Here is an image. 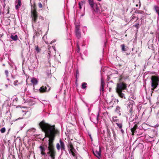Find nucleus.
<instances>
[{
	"label": "nucleus",
	"mask_w": 159,
	"mask_h": 159,
	"mask_svg": "<svg viewBox=\"0 0 159 159\" xmlns=\"http://www.w3.org/2000/svg\"><path fill=\"white\" fill-rule=\"evenodd\" d=\"M9 13V9H7V14H8Z\"/></svg>",
	"instance_id": "09e8293b"
},
{
	"label": "nucleus",
	"mask_w": 159,
	"mask_h": 159,
	"mask_svg": "<svg viewBox=\"0 0 159 159\" xmlns=\"http://www.w3.org/2000/svg\"><path fill=\"white\" fill-rule=\"evenodd\" d=\"M77 48H78V49H77V52L79 53L80 51V49L79 46V45L78 44H77Z\"/></svg>",
	"instance_id": "c9c22d12"
},
{
	"label": "nucleus",
	"mask_w": 159,
	"mask_h": 159,
	"mask_svg": "<svg viewBox=\"0 0 159 159\" xmlns=\"http://www.w3.org/2000/svg\"><path fill=\"white\" fill-rule=\"evenodd\" d=\"M79 8L80 9H81V3L80 2L79 3Z\"/></svg>",
	"instance_id": "a19ab883"
},
{
	"label": "nucleus",
	"mask_w": 159,
	"mask_h": 159,
	"mask_svg": "<svg viewBox=\"0 0 159 159\" xmlns=\"http://www.w3.org/2000/svg\"><path fill=\"white\" fill-rule=\"evenodd\" d=\"M49 90V89L47 90V88L46 87H44L43 86L41 87L39 89V91H40V92H48Z\"/></svg>",
	"instance_id": "ddd939ff"
},
{
	"label": "nucleus",
	"mask_w": 159,
	"mask_h": 159,
	"mask_svg": "<svg viewBox=\"0 0 159 159\" xmlns=\"http://www.w3.org/2000/svg\"><path fill=\"white\" fill-rule=\"evenodd\" d=\"M143 130L139 129H137V130L135 131V133L139 135H141L142 134Z\"/></svg>",
	"instance_id": "dca6fc26"
},
{
	"label": "nucleus",
	"mask_w": 159,
	"mask_h": 159,
	"mask_svg": "<svg viewBox=\"0 0 159 159\" xmlns=\"http://www.w3.org/2000/svg\"><path fill=\"white\" fill-rule=\"evenodd\" d=\"M39 19H41V20H43V17L41 16H40L39 17Z\"/></svg>",
	"instance_id": "ea45409f"
},
{
	"label": "nucleus",
	"mask_w": 159,
	"mask_h": 159,
	"mask_svg": "<svg viewBox=\"0 0 159 159\" xmlns=\"http://www.w3.org/2000/svg\"><path fill=\"white\" fill-rule=\"evenodd\" d=\"M134 117L133 118H132V117L131 118H129L130 121H132L134 119Z\"/></svg>",
	"instance_id": "58836bf2"
},
{
	"label": "nucleus",
	"mask_w": 159,
	"mask_h": 159,
	"mask_svg": "<svg viewBox=\"0 0 159 159\" xmlns=\"http://www.w3.org/2000/svg\"><path fill=\"white\" fill-rule=\"evenodd\" d=\"M138 13L139 14H143L144 13V12L143 11H138Z\"/></svg>",
	"instance_id": "72a5a7b5"
},
{
	"label": "nucleus",
	"mask_w": 159,
	"mask_h": 159,
	"mask_svg": "<svg viewBox=\"0 0 159 159\" xmlns=\"http://www.w3.org/2000/svg\"><path fill=\"white\" fill-rule=\"evenodd\" d=\"M35 50L37 52H39L40 51V49L37 46L35 47Z\"/></svg>",
	"instance_id": "c85d7f7f"
},
{
	"label": "nucleus",
	"mask_w": 159,
	"mask_h": 159,
	"mask_svg": "<svg viewBox=\"0 0 159 159\" xmlns=\"http://www.w3.org/2000/svg\"><path fill=\"white\" fill-rule=\"evenodd\" d=\"M5 74L7 76H8V72L7 70H5Z\"/></svg>",
	"instance_id": "f704fd0d"
},
{
	"label": "nucleus",
	"mask_w": 159,
	"mask_h": 159,
	"mask_svg": "<svg viewBox=\"0 0 159 159\" xmlns=\"http://www.w3.org/2000/svg\"><path fill=\"white\" fill-rule=\"evenodd\" d=\"M121 47L122 51H125L127 50V48H125V45L124 44H122L121 45Z\"/></svg>",
	"instance_id": "4be33fe9"
},
{
	"label": "nucleus",
	"mask_w": 159,
	"mask_h": 159,
	"mask_svg": "<svg viewBox=\"0 0 159 159\" xmlns=\"http://www.w3.org/2000/svg\"><path fill=\"white\" fill-rule=\"evenodd\" d=\"M17 2H18L17 5H18L19 7H20L21 6V1H20V0H18Z\"/></svg>",
	"instance_id": "7c9ffc66"
},
{
	"label": "nucleus",
	"mask_w": 159,
	"mask_h": 159,
	"mask_svg": "<svg viewBox=\"0 0 159 159\" xmlns=\"http://www.w3.org/2000/svg\"><path fill=\"white\" fill-rule=\"evenodd\" d=\"M157 121L159 124V112L157 115Z\"/></svg>",
	"instance_id": "c756f323"
},
{
	"label": "nucleus",
	"mask_w": 159,
	"mask_h": 159,
	"mask_svg": "<svg viewBox=\"0 0 159 159\" xmlns=\"http://www.w3.org/2000/svg\"><path fill=\"white\" fill-rule=\"evenodd\" d=\"M120 108L119 107V106H117L116 107V112L118 114H119V115L120 116Z\"/></svg>",
	"instance_id": "aec40b11"
},
{
	"label": "nucleus",
	"mask_w": 159,
	"mask_h": 159,
	"mask_svg": "<svg viewBox=\"0 0 159 159\" xmlns=\"http://www.w3.org/2000/svg\"><path fill=\"white\" fill-rule=\"evenodd\" d=\"M35 130V129L34 128H31V129H29L28 130V132H30V131H34Z\"/></svg>",
	"instance_id": "2f4dec72"
},
{
	"label": "nucleus",
	"mask_w": 159,
	"mask_h": 159,
	"mask_svg": "<svg viewBox=\"0 0 159 159\" xmlns=\"http://www.w3.org/2000/svg\"><path fill=\"white\" fill-rule=\"evenodd\" d=\"M3 35V34L0 31V38Z\"/></svg>",
	"instance_id": "79ce46f5"
},
{
	"label": "nucleus",
	"mask_w": 159,
	"mask_h": 159,
	"mask_svg": "<svg viewBox=\"0 0 159 159\" xmlns=\"http://www.w3.org/2000/svg\"><path fill=\"white\" fill-rule=\"evenodd\" d=\"M1 14H2L1 9L0 8V16L1 15Z\"/></svg>",
	"instance_id": "49530a36"
},
{
	"label": "nucleus",
	"mask_w": 159,
	"mask_h": 159,
	"mask_svg": "<svg viewBox=\"0 0 159 159\" xmlns=\"http://www.w3.org/2000/svg\"><path fill=\"white\" fill-rule=\"evenodd\" d=\"M112 121L113 122L116 123L119 122V120L117 119L116 116H114L112 117Z\"/></svg>",
	"instance_id": "6ab92c4d"
},
{
	"label": "nucleus",
	"mask_w": 159,
	"mask_h": 159,
	"mask_svg": "<svg viewBox=\"0 0 159 159\" xmlns=\"http://www.w3.org/2000/svg\"><path fill=\"white\" fill-rule=\"evenodd\" d=\"M56 148L57 150L59 151L61 149L62 152L65 151V145L64 142L61 139L59 140V143H57L56 146Z\"/></svg>",
	"instance_id": "39448f33"
},
{
	"label": "nucleus",
	"mask_w": 159,
	"mask_h": 159,
	"mask_svg": "<svg viewBox=\"0 0 159 159\" xmlns=\"http://www.w3.org/2000/svg\"><path fill=\"white\" fill-rule=\"evenodd\" d=\"M137 129H136V128L134 126L133 128H131V130L132 132V135H134V133L135 132V131L137 130Z\"/></svg>",
	"instance_id": "412c9836"
},
{
	"label": "nucleus",
	"mask_w": 159,
	"mask_h": 159,
	"mask_svg": "<svg viewBox=\"0 0 159 159\" xmlns=\"http://www.w3.org/2000/svg\"><path fill=\"white\" fill-rule=\"evenodd\" d=\"M6 114H10V113L9 112H6Z\"/></svg>",
	"instance_id": "de8ad7c7"
},
{
	"label": "nucleus",
	"mask_w": 159,
	"mask_h": 159,
	"mask_svg": "<svg viewBox=\"0 0 159 159\" xmlns=\"http://www.w3.org/2000/svg\"><path fill=\"white\" fill-rule=\"evenodd\" d=\"M151 82L152 87L153 89L156 88L159 84V77L156 76H153L151 79Z\"/></svg>",
	"instance_id": "20e7f679"
},
{
	"label": "nucleus",
	"mask_w": 159,
	"mask_h": 159,
	"mask_svg": "<svg viewBox=\"0 0 159 159\" xmlns=\"http://www.w3.org/2000/svg\"><path fill=\"white\" fill-rule=\"evenodd\" d=\"M31 81L32 84L33 85H36L38 82L37 80L34 78H33L31 79Z\"/></svg>",
	"instance_id": "4468645a"
},
{
	"label": "nucleus",
	"mask_w": 159,
	"mask_h": 159,
	"mask_svg": "<svg viewBox=\"0 0 159 159\" xmlns=\"http://www.w3.org/2000/svg\"><path fill=\"white\" fill-rule=\"evenodd\" d=\"M76 78H77V75H79V71H78V70H77L76 71Z\"/></svg>",
	"instance_id": "e433bc0d"
},
{
	"label": "nucleus",
	"mask_w": 159,
	"mask_h": 159,
	"mask_svg": "<svg viewBox=\"0 0 159 159\" xmlns=\"http://www.w3.org/2000/svg\"><path fill=\"white\" fill-rule=\"evenodd\" d=\"M100 88H101V90H102V92H104V84H103V82H102L101 83Z\"/></svg>",
	"instance_id": "bb28decb"
},
{
	"label": "nucleus",
	"mask_w": 159,
	"mask_h": 159,
	"mask_svg": "<svg viewBox=\"0 0 159 159\" xmlns=\"http://www.w3.org/2000/svg\"><path fill=\"white\" fill-rule=\"evenodd\" d=\"M127 88V85L123 82H120L117 84L116 91L118 95L121 98H125V94L122 92Z\"/></svg>",
	"instance_id": "f03ea898"
},
{
	"label": "nucleus",
	"mask_w": 159,
	"mask_h": 159,
	"mask_svg": "<svg viewBox=\"0 0 159 159\" xmlns=\"http://www.w3.org/2000/svg\"><path fill=\"white\" fill-rule=\"evenodd\" d=\"M157 136V131L155 130H152L150 132V137L153 138Z\"/></svg>",
	"instance_id": "f8f14e48"
},
{
	"label": "nucleus",
	"mask_w": 159,
	"mask_h": 159,
	"mask_svg": "<svg viewBox=\"0 0 159 159\" xmlns=\"http://www.w3.org/2000/svg\"><path fill=\"white\" fill-rule=\"evenodd\" d=\"M113 136H114L115 135V134L114 133H113Z\"/></svg>",
	"instance_id": "3c124183"
},
{
	"label": "nucleus",
	"mask_w": 159,
	"mask_h": 159,
	"mask_svg": "<svg viewBox=\"0 0 159 159\" xmlns=\"http://www.w3.org/2000/svg\"><path fill=\"white\" fill-rule=\"evenodd\" d=\"M89 136H90V139H91V140H92V137H91V135H89Z\"/></svg>",
	"instance_id": "8fccbe9b"
},
{
	"label": "nucleus",
	"mask_w": 159,
	"mask_h": 159,
	"mask_svg": "<svg viewBox=\"0 0 159 159\" xmlns=\"http://www.w3.org/2000/svg\"><path fill=\"white\" fill-rule=\"evenodd\" d=\"M87 85V84L86 83L84 82L82 84V89H85L86 88V85Z\"/></svg>",
	"instance_id": "a878e982"
},
{
	"label": "nucleus",
	"mask_w": 159,
	"mask_h": 159,
	"mask_svg": "<svg viewBox=\"0 0 159 159\" xmlns=\"http://www.w3.org/2000/svg\"><path fill=\"white\" fill-rule=\"evenodd\" d=\"M120 129V131L122 134H123L124 133V131L123 130V129Z\"/></svg>",
	"instance_id": "37998d69"
},
{
	"label": "nucleus",
	"mask_w": 159,
	"mask_h": 159,
	"mask_svg": "<svg viewBox=\"0 0 159 159\" xmlns=\"http://www.w3.org/2000/svg\"><path fill=\"white\" fill-rule=\"evenodd\" d=\"M92 9L95 12H98L99 11V9L97 7V5L95 3V5L93 6V9L92 8Z\"/></svg>",
	"instance_id": "f3484780"
},
{
	"label": "nucleus",
	"mask_w": 159,
	"mask_h": 159,
	"mask_svg": "<svg viewBox=\"0 0 159 159\" xmlns=\"http://www.w3.org/2000/svg\"><path fill=\"white\" fill-rule=\"evenodd\" d=\"M78 141H77V142L80 144H83L84 142V140L82 137H81V139Z\"/></svg>",
	"instance_id": "b1692460"
},
{
	"label": "nucleus",
	"mask_w": 159,
	"mask_h": 159,
	"mask_svg": "<svg viewBox=\"0 0 159 159\" xmlns=\"http://www.w3.org/2000/svg\"><path fill=\"white\" fill-rule=\"evenodd\" d=\"M39 148L40 149L41 154L42 155H43L44 157H46L47 155L45 152V149L44 147L43 146H40L39 147Z\"/></svg>",
	"instance_id": "9b49d317"
},
{
	"label": "nucleus",
	"mask_w": 159,
	"mask_h": 159,
	"mask_svg": "<svg viewBox=\"0 0 159 159\" xmlns=\"http://www.w3.org/2000/svg\"><path fill=\"white\" fill-rule=\"evenodd\" d=\"M31 15L32 16V26H33L34 23H35L37 21L38 17V13L35 9L31 11Z\"/></svg>",
	"instance_id": "423d86ee"
},
{
	"label": "nucleus",
	"mask_w": 159,
	"mask_h": 159,
	"mask_svg": "<svg viewBox=\"0 0 159 159\" xmlns=\"http://www.w3.org/2000/svg\"><path fill=\"white\" fill-rule=\"evenodd\" d=\"M53 49H54V50L55 51V49L54 48H53Z\"/></svg>",
	"instance_id": "bf43d9fd"
},
{
	"label": "nucleus",
	"mask_w": 159,
	"mask_h": 159,
	"mask_svg": "<svg viewBox=\"0 0 159 159\" xmlns=\"http://www.w3.org/2000/svg\"><path fill=\"white\" fill-rule=\"evenodd\" d=\"M134 103V102L131 100L129 101V103L127 105V108L130 113H131L132 111V108Z\"/></svg>",
	"instance_id": "1a4fd4ad"
},
{
	"label": "nucleus",
	"mask_w": 159,
	"mask_h": 159,
	"mask_svg": "<svg viewBox=\"0 0 159 159\" xmlns=\"http://www.w3.org/2000/svg\"><path fill=\"white\" fill-rule=\"evenodd\" d=\"M39 7L40 8H41L42 7L43 5L42 3L40 2H39L38 4Z\"/></svg>",
	"instance_id": "473e14b6"
},
{
	"label": "nucleus",
	"mask_w": 159,
	"mask_h": 159,
	"mask_svg": "<svg viewBox=\"0 0 159 159\" xmlns=\"http://www.w3.org/2000/svg\"><path fill=\"white\" fill-rule=\"evenodd\" d=\"M93 153L94 155L100 159V158L101 157V149L99 147L98 150L93 151Z\"/></svg>",
	"instance_id": "9d476101"
},
{
	"label": "nucleus",
	"mask_w": 159,
	"mask_h": 159,
	"mask_svg": "<svg viewBox=\"0 0 159 159\" xmlns=\"http://www.w3.org/2000/svg\"><path fill=\"white\" fill-rule=\"evenodd\" d=\"M139 19V18L138 17H137V20H138Z\"/></svg>",
	"instance_id": "6e6d98bb"
},
{
	"label": "nucleus",
	"mask_w": 159,
	"mask_h": 159,
	"mask_svg": "<svg viewBox=\"0 0 159 159\" xmlns=\"http://www.w3.org/2000/svg\"><path fill=\"white\" fill-rule=\"evenodd\" d=\"M0 131L1 133H3L6 131V129L5 127H3L1 129Z\"/></svg>",
	"instance_id": "cd10ccee"
},
{
	"label": "nucleus",
	"mask_w": 159,
	"mask_h": 159,
	"mask_svg": "<svg viewBox=\"0 0 159 159\" xmlns=\"http://www.w3.org/2000/svg\"><path fill=\"white\" fill-rule=\"evenodd\" d=\"M19 6L18 5H16V9L17 10L18 9V8H19Z\"/></svg>",
	"instance_id": "c03bdc74"
},
{
	"label": "nucleus",
	"mask_w": 159,
	"mask_h": 159,
	"mask_svg": "<svg viewBox=\"0 0 159 159\" xmlns=\"http://www.w3.org/2000/svg\"><path fill=\"white\" fill-rule=\"evenodd\" d=\"M15 82H18V81L17 80H16V81H15Z\"/></svg>",
	"instance_id": "4d7b16f0"
},
{
	"label": "nucleus",
	"mask_w": 159,
	"mask_h": 159,
	"mask_svg": "<svg viewBox=\"0 0 159 159\" xmlns=\"http://www.w3.org/2000/svg\"><path fill=\"white\" fill-rule=\"evenodd\" d=\"M67 147L69 153L72 154L75 158H76L77 157V152L74 148L71 142L69 143L67 145Z\"/></svg>",
	"instance_id": "7ed1b4c3"
},
{
	"label": "nucleus",
	"mask_w": 159,
	"mask_h": 159,
	"mask_svg": "<svg viewBox=\"0 0 159 159\" xmlns=\"http://www.w3.org/2000/svg\"><path fill=\"white\" fill-rule=\"evenodd\" d=\"M97 0L98 1H101V0Z\"/></svg>",
	"instance_id": "5fc2aeb1"
},
{
	"label": "nucleus",
	"mask_w": 159,
	"mask_h": 159,
	"mask_svg": "<svg viewBox=\"0 0 159 159\" xmlns=\"http://www.w3.org/2000/svg\"><path fill=\"white\" fill-rule=\"evenodd\" d=\"M111 89V88H110V89H109V91H110Z\"/></svg>",
	"instance_id": "13d9d810"
},
{
	"label": "nucleus",
	"mask_w": 159,
	"mask_h": 159,
	"mask_svg": "<svg viewBox=\"0 0 159 159\" xmlns=\"http://www.w3.org/2000/svg\"><path fill=\"white\" fill-rule=\"evenodd\" d=\"M45 36H45V35H44L43 36V38H44L45 37Z\"/></svg>",
	"instance_id": "603ef678"
},
{
	"label": "nucleus",
	"mask_w": 159,
	"mask_h": 159,
	"mask_svg": "<svg viewBox=\"0 0 159 159\" xmlns=\"http://www.w3.org/2000/svg\"><path fill=\"white\" fill-rule=\"evenodd\" d=\"M39 125L45 133V135L49 138L48 146H45L48 150L47 154L51 157V159H54L56 152L53 142L57 130L55 129L54 125L51 126L46 123L44 120L39 123Z\"/></svg>",
	"instance_id": "f257e3e1"
},
{
	"label": "nucleus",
	"mask_w": 159,
	"mask_h": 159,
	"mask_svg": "<svg viewBox=\"0 0 159 159\" xmlns=\"http://www.w3.org/2000/svg\"><path fill=\"white\" fill-rule=\"evenodd\" d=\"M89 3L91 8L93 9V6L95 5V3L93 2V0H88Z\"/></svg>",
	"instance_id": "2eb2a0df"
},
{
	"label": "nucleus",
	"mask_w": 159,
	"mask_h": 159,
	"mask_svg": "<svg viewBox=\"0 0 159 159\" xmlns=\"http://www.w3.org/2000/svg\"><path fill=\"white\" fill-rule=\"evenodd\" d=\"M99 116V113L98 114L97 116L94 115H92L90 117V119L91 121L95 124L97 123L98 122V117Z\"/></svg>",
	"instance_id": "6e6552de"
},
{
	"label": "nucleus",
	"mask_w": 159,
	"mask_h": 159,
	"mask_svg": "<svg viewBox=\"0 0 159 159\" xmlns=\"http://www.w3.org/2000/svg\"><path fill=\"white\" fill-rule=\"evenodd\" d=\"M116 124L120 129H121L122 126V122L116 123Z\"/></svg>",
	"instance_id": "5701e85b"
},
{
	"label": "nucleus",
	"mask_w": 159,
	"mask_h": 159,
	"mask_svg": "<svg viewBox=\"0 0 159 159\" xmlns=\"http://www.w3.org/2000/svg\"><path fill=\"white\" fill-rule=\"evenodd\" d=\"M55 42V40H53L51 42V43L50 44H52V43H53L54 42Z\"/></svg>",
	"instance_id": "a18cd8bd"
},
{
	"label": "nucleus",
	"mask_w": 159,
	"mask_h": 159,
	"mask_svg": "<svg viewBox=\"0 0 159 159\" xmlns=\"http://www.w3.org/2000/svg\"><path fill=\"white\" fill-rule=\"evenodd\" d=\"M10 37L14 41L18 39V36L16 35H11Z\"/></svg>",
	"instance_id": "a211bd4d"
},
{
	"label": "nucleus",
	"mask_w": 159,
	"mask_h": 159,
	"mask_svg": "<svg viewBox=\"0 0 159 159\" xmlns=\"http://www.w3.org/2000/svg\"><path fill=\"white\" fill-rule=\"evenodd\" d=\"M75 32L76 37L78 39H80L81 37V34L80 30V26L79 25H75Z\"/></svg>",
	"instance_id": "0eeeda50"
},
{
	"label": "nucleus",
	"mask_w": 159,
	"mask_h": 159,
	"mask_svg": "<svg viewBox=\"0 0 159 159\" xmlns=\"http://www.w3.org/2000/svg\"><path fill=\"white\" fill-rule=\"evenodd\" d=\"M130 101L132 100H135L136 99V97L133 94H131L129 97Z\"/></svg>",
	"instance_id": "393cba45"
},
{
	"label": "nucleus",
	"mask_w": 159,
	"mask_h": 159,
	"mask_svg": "<svg viewBox=\"0 0 159 159\" xmlns=\"http://www.w3.org/2000/svg\"><path fill=\"white\" fill-rule=\"evenodd\" d=\"M136 18V17L134 16H132L131 17V20H133V19H135V18Z\"/></svg>",
	"instance_id": "4c0bfd02"
},
{
	"label": "nucleus",
	"mask_w": 159,
	"mask_h": 159,
	"mask_svg": "<svg viewBox=\"0 0 159 159\" xmlns=\"http://www.w3.org/2000/svg\"><path fill=\"white\" fill-rule=\"evenodd\" d=\"M5 86H6V87H7V86H7V84H6V85H5Z\"/></svg>",
	"instance_id": "864d4df0"
}]
</instances>
